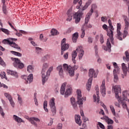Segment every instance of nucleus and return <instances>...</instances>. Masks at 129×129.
<instances>
[{"label":"nucleus","instance_id":"2eb2a0df","mask_svg":"<svg viewBox=\"0 0 129 129\" xmlns=\"http://www.w3.org/2000/svg\"><path fill=\"white\" fill-rule=\"evenodd\" d=\"M48 67H49V64L48 63H43L42 66V70L41 71L42 79H44L45 78V72H46Z\"/></svg>","mask_w":129,"mask_h":129},{"label":"nucleus","instance_id":"473e14b6","mask_svg":"<svg viewBox=\"0 0 129 129\" xmlns=\"http://www.w3.org/2000/svg\"><path fill=\"white\" fill-rule=\"evenodd\" d=\"M105 119L106 120L108 124H113V120L112 119L108 118V117L105 116Z\"/></svg>","mask_w":129,"mask_h":129},{"label":"nucleus","instance_id":"7ed1b4c3","mask_svg":"<svg viewBox=\"0 0 129 129\" xmlns=\"http://www.w3.org/2000/svg\"><path fill=\"white\" fill-rule=\"evenodd\" d=\"M14 41L16 42V41H18V39L17 38H9L8 39H4L3 40L2 43L5 45H9L10 47L12 48H14L15 49H17V50H20L21 47L16 44L15 42H14Z\"/></svg>","mask_w":129,"mask_h":129},{"label":"nucleus","instance_id":"79ce46f5","mask_svg":"<svg viewBox=\"0 0 129 129\" xmlns=\"http://www.w3.org/2000/svg\"><path fill=\"white\" fill-rule=\"evenodd\" d=\"M34 100L35 105H37V106H38V99H37V93H34Z\"/></svg>","mask_w":129,"mask_h":129},{"label":"nucleus","instance_id":"69168bd1","mask_svg":"<svg viewBox=\"0 0 129 129\" xmlns=\"http://www.w3.org/2000/svg\"><path fill=\"white\" fill-rule=\"evenodd\" d=\"M62 123H59L57 125V129H62Z\"/></svg>","mask_w":129,"mask_h":129},{"label":"nucleus","instance_id":"f257e3e1","mask_svg":"<svg viewBox=\"0 0 129 129\" xmlns=\"http://www.w3.org/2000/svg\"><path fill=\"white\" fill-rule=\"evenodd\" d=\"M67 15L68 16L67 21L70 22V21L72 20V18L74 16V19H75L76 23L78 24V23L80 22V20H81V17H82V15H83V13L82 12H78L74 15L72 12V9H69L67 12Z\"/></svg>","mask_w":129,"mask_h":129},{"label":"nucleus","instance_id":"3c124183","mask_svg":"<svg viewBox=\"0 0 129 129\" xmlns=\"http://www.w3.org/2000/svg\"><path fill=\"white\" fill-rule=\"evenodd\" d=\"M88 42L89 44H91L92 42H93V38H92L91 37H89L88 38Z\"/></svg>","mask_w":129,"mask_h":129},{"label":"nucleus","instance_id":"f704fd0d","mask_svg":"<svg viewBox=\"0 0 129 129\" xmlns=\"http://www.w3.org/2000/svg\"><path fill=\"white\" fill-rule=\"evenodd\" d=\"M113 76H114V82H117L118 81V77L117 76V74H119V73L117 72H113Z\"/></svg>","mask_w":129,"mask_h":129},{"label":"nucleus","instance_id":"f03ea898","mask_svg":"<svg viewBox=\"0 0 129 129\" xmlns=\"http://www.w3.org/2000/svg\"><path fill=\"white\" fill-rule=\"evenodd\" d=\"M98 72H95V71L93 69H90L89 72V77L90 78L88 80V82L86 84V89L89 91L91 88V85L92 84V80H93V77L96 78Z\"/></svg>","mask_w":129,"mask_h":129},{"label":"nucleus","instance_id":"6ab92c4d","mask_svg":"<svg viewBox=\"0 0 129 129\" xmlns=\"http://www.w3.org/2000/svg\"><path fill=\"white\" fill-rule=\"evenodd\" d=\"M56 70L58 71V74L61 78L64 77V71H63V66L62 65L58 66L56 68Z\"/></svg>","mask_w":129,"mask_h":129},{"label":"nucleus","instance_id":"9b49d317","mask_svg":"<svg viewBox=\"0 0 129 129\" xmlns=\"http://www.w3.org/2000/svg\"><path fill=\"white\" fill-rule=\"evenodd\" d=\"M120 30H121V24L120 23H118L117 24V35L116 36L117 39L120 40V41H122V38L121 36H122V33L120 32Z\"/></svg>","mask_w":129,"mask_h":129},{"label":"nucleus","instance_id":"8fccbe9b","mask_svg":"<svg viewBox=\"0 0 129 129\" xmlns=\"http://www.w3.org/2000/svg\"><path fill=\"white\" fill-rule=\"evenodd\" d=\"M102 28L103 29H104L105 31H106L107 33L108 32V27L106 24H104L102 26Z\"/></svg>","mask_w":129,"mask_h":129},{"label":"nucleus","instance_id":"20e7f679","mask_svg":"<svg viewBox=\"0 0 129 129\" xmlns=\"http://www.w3.org/2000/svg\"><path fill=\"white\" fill-rule=\"evenodd\" d=\"M63 67L64 71L69 73L70 76H74V71L78 69V66L75 65L72 67L66 63L63 64Z\"/></svg>","mask_w":129,"mask_h":129},{"label":"nucleus","instance_id":"423d86ee","mask_svg":"<svg viewBox=\"0 0 129 129\" xmlns=\"http://www.w3.org/2000/svg\"><path fill=\"white\" fill-rule=\"evenodd\" d=\"M77 104H79V105H82L83 104V100H86V97L83 98L82 97V94H81V90H77Z\"/></svg>","mask_w":129,"mask_h":129},{"label":"nucleus","instance_id":"dca6fc26","mask_svg":"<svg viewBox=\"0 0 129 129\" xmlns=\"http://www.w3.org/2000/svg\"><path fill=\"white\" fill-rule=\"evenodd\" d=\"M4 95L7 98L9 99L10 104L11 105L12 107H15V102L13 100V97H12V96L8 93H5Z\"/></svg>","mask_w":129,"mask_h":129},{"label":"nucleus","instance_id":"2f4dec72","mask_svg":"<svg viewBox=\"0 0 129 129\" xmlns=\"http://www.w3.org/2000/svg\"><path fill=\"white\" fill-rule=\"evenodd\" d=\"M72 93V89L71 88H70L69 89H67L65 92V97H67L68 96H69Z\"/></svg>","mask_w":129,"mask_h":129},{"label":"nucleus","instance_id":"f8f14e48","mask_svg":"<svg viewBox=\"0 0 129 129\" xmlns=\"http://www.w3.org/2000/svg\"><path fill=\"white\" fill-rule=\"evenodd\" d=\"M53 71V67H50L48 70H47L46 75L45 74V78L42 79V84L44 85L46 81L48 80V78H49V76H50V74H51V72Z\"/></svg>","mask_w":129,"mask_h":129},{"label":"nucleus","instance_id":"09e8293b","mask_svg":"<svg viewBox=\"0 0 129 129\" xmlns=\"http://www.w3.org/2000/svg\"><path fill=\"white\" fill-rule=\"evenodd\" d=\"M0 65H2V66H6V63L5 62L3 58H2V57H0Z\"/></svg>","mask_w":129,"mask_h":129},{"label":"nucleus","instance_id":"ea45409f","mask_svg":"<svg viewBox=\"0 0 129 129\" xmlns=\"http://www.w3.org/2000/svg\"><path fill=\"white\" fill-rule=\"evenodd\" d=\"M39 40L42 41V42H46L47 41V38H44V35L43 34H40Z\"/></svg>","mask_w":129,"mask_h":129},{"label":"nucleus","instance_id":"ddd939ff","mask_svg":"<svg viewBox=\"0 0 129 129\" xmlns=\"http://www.w3.org/2000/svg\"><path fill=\"white\" fill-rule=\"evenodd\" d=\"M77 52L79 53V59L81 60L82 59V57H83V55H84V50H83V48H82V46H79L76 49Z\"/></svg>","mask_w":129,"mask_h":129},{"label":"nucleus","instance_id":"774afa93","mask_svg":"<svg viewBox=\"0 0 129 129\" xmlns=\"http://www.w3.org/2000/svg\"><path fill=\"white\" fill-rule=\"evenodd\" d=\"M114 105H115V106H117L118 107H120L119 103H117V102H115Z\"/></svg>","mask_w":129,"mask_h":129},{"label":"nucleus","instance_id":"c9c22d12","mask_svg":"<svg viewBox=\"0 0 129 129\" xmlns=\"http://www.w3.org/2000/svg\"><path fill=\"white\" fill-rule=\"evenodd\" d=\"M27 70L28 72L29 73H32L33 71H34V68H33V66L29 65L27 67Z\"/></svg>","mask_w":129,"mask_h":129},{"label":"nucleus","instance_id":"4468645a","mask_svg":"<svg viewBox=\"0 0 129 129\" xmlns=\"http://www.w3.org/2000/svg\"><path fill=\"white\" fill-rule=\"evenodd\" d=\"M100 90L102 96H105V94H106V89L105 88V80H103L102 84L100 86Z\"/></svg>","mask_w":129,"mask_h":129},{"label":"nucleus","instance_id":"a19ab883","mask_svg":"<svg viewBox=\"0 0 129 129\" xmlns=\"http://www.w3.org/2000/svg\"><path fill=\"white\" fill-rule=\"evenodd\" d=\"M1 30L3 33H5L6 35H10V31L7 29L2 28Z\"/></svg>","mask_w":129,"mask_h":129},{"label":"nucleus","instance_id":"e2e57ef3","mask_svg":"<svg viewBox=\"0 0 129 129\" xmlns=\"http://www.w3.org/2000/svg\"><path fill=\"white\" fill-rule=\"evenodd\" d=\"M72 31H73V28H69L67 31V33H71V32H72Z\"/></svg>","mask_w":129,"mask_h":129},{"label":"nucleus","instance_id":"393cba45","mask_svg":"<svg viewBox=\"0 0 129 129\" xmlns=\"http://www.w3.org/2000/svg\"><path fill=\"white\" fill-rule=\"evenodd\" d=\"M66 85H67V83H63L60 88V94L62 95H64L65 93V89L66 87Z\"/></svg>","mask_w":129,"mask_h":129},{"label":"nucleus","instance_id":"e433bc0d","mask_svg":"<svg viewBox=\"0 0 129 129\" xmlns=\"http://www.w3.org/2000/svg\"><path fill=\"white\" fill-rule=\"evenodd\" d=\"M48 106V102L47 101H44L43 102V108L46 112H48V108L47 107Z\"/></svg>","mask_w":129,"mask_h":129},{"label":"nucleus","instance_id":"a18cd8bd","mask_svg":"<svg viewBox=\"0 0 129 129\" xmlns=\"http://www.w3.org/2000/svg\"><path fill=\"white\" fill-rule=\"evenodd\" d=\"M3 11L4 14H8V10H7V6L6 5H3Z\"/></svg>","mask_w":129,"mask_h":129},{"label":"nucleus","instance_id":"0e129e2a","mask_svg":"<svg viewBox=\"0 0 129 129\" xmlns=\"http://www.w3.org/2000/svg\"><path fill=\"white\" fill-rule=\"evenodd\" d=\"M9 25L10 26V27L13 29V30H15V31H17V29H15V27L12 25V23L11 22H8Z\"/></svg>","mask_w":129,"mask_h":129},{"label":"nucleus","instance_id":"5fc2aeb1","mask_svg":"<svg viewBox=\"0 0 129 129\" xmlns=\"http://www.w3.org/2000/svg\"><path fill=\"white\" fill-rule=\"evenodd\" d=\"M98 125L101 128H102V129L105 128V127H104V125H103V124H102L101 122H99Z\"/></svg>","mask_w":129,"mask_h":129},{"label":"nucleus","instance_id":"c756f323","mask_svg":"<svg viewBox=\"0 0 129 129\" xmlns=\"http://www.w3.org/2000/svg\"><path fill=\"white\" fill-rule=\"evenodd\" d=\"M79 36V35L78 34V33L77 32L73 34L72 40L74 43H76V42H77V39H78Z\"/></svg>","mask_w":129,"mask_h":129},{"label":"nucleus","instance_id":"412c9836","mask_svg":"<svg viewBox=\"0 0 129 129\" xmlns=\"http://www.w3.org/2000/svg\"><path fill=\"white\" fill-rule=\"evenodd\" d=\"M80 115H76L75 116V121L76 122V123H77V124H79V125H81L82 122L81 121V119Z\"/></svg>","mask_w":129,"mask_h":129},{"label":"nucleus","instance_id":"f3484780","mask_svg":"<svg viewBox=\"0 0 129 129\" xmlns=\"http://www.w3.org/2000/svg\"><path fill=\"white\" fill-rule=\"evenodd\" d=\"M28 120L31 122V123H32V124H34V125H35L36 126L37 124V123H36V122L35 121H37V122H40V121H41L40 119L37 117H34L29 118L28 119Z\"/></svg>","mask_w":129,"mask_h":129},{"label":"nucleus","instance_id":"5701e85b","mask_svg":"<svg viewBox=\"0 0 129 129\" xmlns=\"http://www.w3.org/2000/svg\"><path fill=\"white\" fill-rule=\"evenodd\" d=\"M7 73L9 75H12V76H14L16 78H18L19 77V75H18V73H17L16 72L10 70H7Z\"/></svg>","mask_w":129,"mask_h":129},{"label":"nucleus","instance_id":"58836bf2","mask_svg":"<svg viewBox=\"0 0 129 129\" xmlns=\"http://www.w3.org/2000/svg\"><path fill=\"white\" fill-rule=\"evenodd\" d=\"M11 53H12V54H13V55H15V56H18V57H22V54L20 52L15 51H11Z\"/></svg>","mask_w":129,"mask_h":129},{"label":"nucleus","instance_id":"c85d7f7f","mask_svg":"<svg viewBox=\"0 0 129 129\" xmlns=\"http://www.w3.org/2000/svg\"><path fill=\"white\" fill-rule=\"evenodd\" d=\"M113 65L115 69L113 70V72H116L117 73H119V68L117 66L116 62H113Z\"/></svg>","mask_w":129,"mask_h":129},{"label":"nucleus","instance_id":"a211bd4d","mask_svg":"<svg viewBox=\"0 0 129 129\" xmlns=\"http://www.w3.org/2000/svg\"><path fill=\"white\" fill-rule=\"evenodd\" d=\"M95 90L96 91V95H93L94 101H97V102H99V91H98V86H96Z\"/></svg>","mask_w":129,"mask_h":129},{"label":"nucleus","instance_id":"6e6552de","mask_svg":"<svg viewBox=\"0 0 129 129\" xmlns=\"http://www.w3.org/2000/svg\"><path fill=\"white\" fill-rule=\"evenodd\" d=\"M109 30L108 29L107 35L109 37L111 44H113V31H114V28L112 25H109Z\"/></svg>","mask_w":129,"mask_h":129},{"label":"nucleus","instance_id":"13d9d810","mask_svg":"<svg viewBox=\"0 0 129 129\" xmlns=\"http://www.w3.org/2000/svg\"><path fill=\"white\" fill-rule=\"evenodd\" d=\"M64 44H66V38H63L62 40H61V45H63Z\"/></svg>","mask_w":129,"mask_h":129},{"label":"nucleus","instance_id":"4d7b16f0","mask_svg":"<svg viewBox=\"0 0 129 129\" xmlns=\"http://www.w3.org/2000/svg\"><path fill=\"white\" fill-rule=\"evenodd\" d=\"M83 120H84V122H86V121H88V120H89L88 119V118L83 116Z\"/></svg>","mask_w":129,"mask_h":129},{"label":"nucleus","instance_id":"7c9ffc66","mask_svg":"<svg viewBox=\"0 0 129 129\" xmlns=\"http://www.w3.org/2000/svg\"><path fill=\"white\" fill-rule=\"evenodd\" d=\"M50 34H51V36H57V35H59V32H58L57 29L53 28L50 31Z\"/></svg>","mask_w":129,"mask_h":129},{"label":"nucleus","instance_id":"37998d69","mask_svg":"<svg viewBox=\"0 0 129 129\" xmlns=\"http://www.w3.org/2000/svg\"><path fill=\"white\" fill-rule=\"evenodd\" d=\"M82 33L81 35V38H84V36H85V30L84 29V27H82Z\"/></svg>","mask_w":129,"mask_h":129},{"label":"nucleus","instance_id":"4c0bfd02","mask_svg":"<svg viewBox=\"0 0 129 129\" xmlns=\"http://www.w3.org/2000/svg\"><path fill=\"white\" fill-rule=\"evenodd\" d=\"M125 55L126 57L123 56V60H126V61H129V53L127 51L125 52Z\"/></svg>","mask_w":129,"mask_h":129},{"label":"nucleus","instance_id":"338daca9","mask_svg":"<svg viewBox=\"0 0 129 129\" xmlns=\"http://www.w3.org/2000/svg\"><path fill=\"white\" fill-rule=\"evenodd\" d=\"M68 55H69L68 52H66V53L63 55V57H64V59L68 58Z\"/></svg>","mask_w":129,"mask_h":129},{"label":"nucleus","instance_id":"9d476101","mask_svg":"<svg viewBox=\"0 0 129 129\" xmlns=\"http://www.w3.org/2000/svg\"><path fill=\"white\" fill-rule=\"evenodd\" d=\"M49 106L50 107L52 115L56 114V106H55V98H52L49 101Z\"/></svg>","mask_w":129,"mask_h":129},{"label":"nucleus","instance_id":"0eeeda50","mask_svg":"<svg viewBox=\"0 0 129 129\" xmlns=\"http://www.w3.org/2000/svg\"><path fill=\"white\" fill-rule=\"evenodd\" d=\"M11 59L13 60V61H14V62L13 63L14 67H16V68H19L20 69L24 68V63L21 62L20 59L17 58L13 57L11 58Z\"/></svg>","mask_w":129,"mask_h":129},{"label":"nucleus","instance_id":"1a4fd4ad","mask_svg":"<svg viewBox=\"0 0 129 129\" xmlns=\"http://www.w3.org/2000/svg\"><path fill=\"white\" fill-rule=\"evenodd\" d=\"M112 89L114 91L115 94V97L117 99H119V93H121V89L120 86L116 85L112 87Z\"/></svg>","mask_w":129,"mask_h":129},{"label":"nucleus","instance_id":"052dcab7","mask_svg":"<svg viewBox=\"0 0 129 129\" xmlns=\"http://www.w3.org/2000/svg\"><path fill=\"white\" fill-rule=\"evenodd\" d=\"M18 101L19 103H22V98L21 97V96L20 95H18Z\"/></svg>","mask_w":129,"mask_h":129},{"label":"nucleus","instance_id":"bf43d9fd","mask_svg":"<svg viewBox=\"0 0 129 129\" xmlns=\"http://www.w3.org/2000/svg\"><path fill=\"white\" fill-rule=\"evenodd\" d=\"M91 4V0H88V2L86 3L85 5H86L87 7H89Z\"/></svg>","mask_w":129,"mask_h":129},{"label":"nucleus","instance_id":"4be33fe9","mask_svg":"<svg viewBox=\"0 0 129 129\" xmlns=\"http://www.w3.org/2000/svg\"><path fill=\"white\" fill-rule=\"evenodd\" d=\"M71 103L74 109H77V104L76 103V101H75V98L73 97L71 98Z\"/></svg>","mask_w":129,"mask_h":129},{"label":"nucleus","instance_id":"603ef678","mask_svg":"<svg viewBox=\"0 0 129 129\" xmlns=\"http://www.w3.org/2000/svg\"><path fill=\"white\" fill-rule=\"evenodd\" d=\"M0 113L1 115L4 117L5 116V113L4 112V110H3V108L0 106Z\"/></svg>","mask_w":129,"mask_h":129},{"label":"nucleus","instance_id":"864d4df0","mask_svg":"<svg viewBox=\"0 0 129 129\" xmlns=\"http://www.w3.org/2000/svg\"><path fill=\"white\" fill-rule=\"evenodd\" d=\"M127 34H128L127 31L124 30L123 34V39L126 37V36H127Z\"/></svg>","mask_w":129,"mask_h":129},{"label":"nucleus","instance_id":"de8ad7c7","mask_svg":"<svg viewBox=\"0 0 129 129\" xmlns=\"http://www.w3.org/2000/svg\"><path fill=\"white\" fill-rule=\"evenodd\" d=\"M100 42L101 43V44H103L104 42V39H103V35H102V34H100Z\"/></svg>","mask_w":129,"mask_h":129},{"label":"nucleus","instance_id":"680f3d73","mask_svg":"<svg viewBox=\"0 0 129 129\" xmlns=\"http://www.w3.org/2000/svg\"><path fill=\"white\" fill-rule=\"evenodd\" d=\"M101 20L102 21V22H105L106 21V17H102L101 18Z\"/></svg>","mask_w":129,"mask_h":129},{"label":"nucleus","instance_id":"72a5a7b5","mask_svg":"<svg viewBox=\"0 0 129 129\" xmlns=\"http://www.w3.org/2000/svg\"><path fill=\"white\" fill-rule=\"evenodd\" d=\"M33 74H31L27 77V83H31L33 81Z\"/></svg>","mask_w":129,"mask_h":129},{"label":"nucleus","instance_id":"c03bdc74","mask_svg":"<svg viewBox=\"0 0 129 129\" xmlns=\"http://www.w3.org/2000/svg\"><path fill=\"white\" fill-rule=\"evenodd\" d=\"M106 45H107V48L108 49H110V48H111V44H110V42L109 41V38H108L107 39Z\"/></svg>","mask_w":129,"mask_h":129},{"label":"nucleus","instance_id":"cd10ccee","mask_svg":"<svg viewBox=\"0 0 129 129\" xmlns=\"http://www.w3.org/2000/svg\"><path fill=\"white\" fill-rule=\"evenodd\" d=\"M125 23V30H128L129 27V19L127 17H125L124 19Z\"/></svg>","mask_w":129,"mask_h":129},{"label":"nucleus","instance_id":"49530a36","mask_svg":"<svg viewBox=\"0 0 129 129\" xmlns=\"http://www.w3.org/2000/svg\"><path fill=\"white\" fill-rule=\"evenodd\" d=\"M110 108L112 113L113 114V115H115V110L114 109V107H113V106L110 105Z\"/></svg>","mask_w":129,"mask_h":129},{"label":"nucleus","instance_id":"39448f33","mask_svg":"<svg viewBox=\"0 0 129 129\" xmlns=\"http://www.w3.org/2000/svg\"><path fill=\"white\" fill-rule=\"evenodd\" d=\"M94 7H95V5H93L92 6V8L90 10V11L88 12V13L87 14L85 20V24L84 26H86L87 28H92V25L91 24H88V22H89V20H90V17L92 16V14H93V8Z\"/></svg>","mask_w":129,"mask_h":129},{"label":"nucleus","instance_id":"a878e982","mask_svg":"<svg viewBox=\"0 0 129 129\" xmlns=\"http://www.w3.org/2000/svg\"><path fill=\"white\" fill-rule=\"evenodd\" d=\"M121 67L123 74H124L125 76L126 75L127 73V68L126 67V66H125V63H122L121 64Z\"/></svg>","mask_w":129,"mask_h":129},{"label":"nucleus","instance_id":"b1692460","mask_svg":"<svg viewBox=\"0 0 129 129\" xmlns=\"http://www.w3.org/2000/svg\"><path fill=\"white\" fill-rule=\"evenodd\" d=\"M13 118H14L15 121H17V122H18L19 123H21V122H25V121L16 115H13Z\"/></svg>","mask_w":129,"mask_h":129},{"label":"nucleus","instance_id":"aec40b11","mask_svg":"<svg viewBox=\"0 0 129 129\" xmlns=\"http://www.w3.org/2000/svg\"><path fill=\"white\" fill-rule=\"evenodd\" d=\"M61 55H63L64 54V51H66V50H68L69 49V44L68 43H66L64 44H61Z\"/></svg>","mask_w":129,"mask_h":129},{"label":"nucleus","instance_id":"6e6d98bb","mask_svg":"<svg viewBox=\"0 0 129 129\" xmlns=\"http://www.w3.org/2000/svg\"><path fill=\"white\" fill-rule=\"evenodd\" d=\"M79 5L77 6V9H80V7L81 5H82V0H80V2L78 3Z\"/></svg>","mask_w":129,"mask_h":129},{"label":"nucleus","instance_id":"bb28decb","mask_svg":"<svg viewBox=\"0 0 129 129\" xmlns=\"http://www.w3.org/2000/svg\"><path fill=\"white\" fill-rule=\"evenodd\" d=\"M77 56V52H76V51L74 50L72 53V60L73 62V63H74V64H75V63H76V60H75V58H76Z\"/></svg>","mask_w":129,"mask_h":129}]
</instances>
